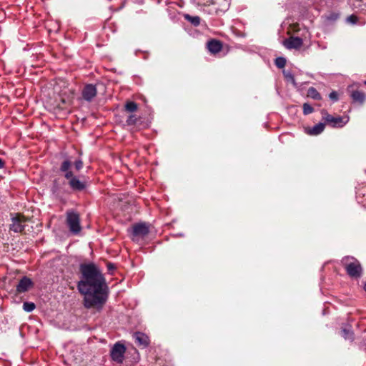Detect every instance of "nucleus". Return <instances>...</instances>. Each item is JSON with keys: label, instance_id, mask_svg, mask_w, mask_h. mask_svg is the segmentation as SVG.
Returning a JSON list of instances; mask_svg holds the SVG:
<instances>
[{"label": "nucleus", "instance_id": "nucleus-1", "mask_svg": "<svg viewBox=\"0 0 366 366\" xmlns=\"http://www.w3.org/2000/svg\"><path fill=\"white\" fill-rule=\"evenodd\" d=\"M81 274L77 289L84 296V305L86 308L101 310L107 299L105 280L100 269L93 263L81 264Z\"/></svg>", "mask_w": 366, "mask_h": 366}, {"label": "nucleus", "instance_id": "nucleus-2", "mask_svg": "<svg viewBox=\"0 0 366 366\" xmlns=\"http://www.w3.org/2000/svg\"><path fill=\"white\" fill-rule=\"evenodd\" d=\"M347 274L354 278L360 277L362 275V267L360 263L353 257H346L342 260Z\"/></svg>", "mask_w": 366, "mask_h": 366}, {"label": "nucleus", "instance_id": "nucleus-3", "mask_svg": "<svg viewBox=\"0 0 366 366\" xmlns=\"http://www.w3.org/2000/svg\"><path fill=\"white\" fill-rule=\"evenodd\" d=\"M66 224L69 231L74 234H79L81 230L79 215L74 211L66 212Z\"/></svg>", "mask_w": 366, "mask_h": 366}, {"label": "nucleus", "instance_id": "nucleus-4", "mask_svg": "<svg viewBox=\"0 0 366 366\" xmlns=\"http://www.w3.org/2000/svg\"><path fill=\"white\" fill-rule=\"evenodd\" d=\"M322 114L325 122L330 124L333 127H342L349 121V117L344 118L342 117H333L329 114L325 110L322 111Z\"/></svg>", "mask_w": 366, "mask_h": 366}, {"label": "nucleus", "instance_id": "nucleus-5", "mask_svg": "<svg viewBox=\"0 0 366 366\" xmlns=\"http://www.w3.org/2000/svg\"><path fill=\"white\" fill-rule=\"evenodd\" d=\"M126 347L123 344L117 342L111 350L110 355L113 361L122 363L124 360Z\"/></svg>", "mask_w": 366, "mask_h": 366}, {"label": "nucleus", "instance_id": "nucleus-6", "mask_svg": "<svg viewBox=\"0 0 366 366\" xmlns=\"http://www.w3.org/2000/svg\"><path fill=\"white\" fill-rule=\"evenodd\" d=\"M352 86H349L348 90L350 92V97L354 103H357L360 105L363 104L366 100L365 94L358 89H353Z\"/></svg>", "mask_w": 366, "mask_h": 366}, {"label": "nucleus", "instance_id": "nucleus-7", "mask_svg": "<svg viewBox=\"0 0 366 366\" xmlns=\"http://www.w3.org/2000/svg\"><path fill=\"white\" fill-rule=\"evenodd\" d=\"M97 93V88L94 84H87L82 90V97L84 100L91 102Z\"/></svg>", "mask_w": 366, "mask_h": 366}, {"label": "nucleus", "instance_id": "nucleus-8", "mask_svg": "<svg viewBox=\"0 0 366 366\" xmlns=\"http://www.w3.org/2000/svg\"><path fill=\"white\" fill-rule=\"evenodd\" d=\"M302 44H303V41L300 37H293L292 36V37L285 39L283 41L284 46L288 49H300L302 46Z\"/></svg>", "mask_w": 366, "mask_h": 366}, {"label": "nucleus", "instance_id": "nucleus-9", "mask_svg": "<svg viewBox=\"0 0 366 366\" xmlns=\"http://www.w3.org/2000/svg\"><path fill=\"white\" fill-rule=\"evenodd\" d=\"M149 233V227L145 223H139L133 226L132 235L134 237H144Z\"/></svg>", "mask_w": 366, "mask_h": 366}, {"label": "nucleus", "instance_id": "nucleus-10", "mask_svg": "<svg viewBox=\"0 0 366 366\" xmlns=\"http://www.w3.org/2000/svg\"><path fill=\"white\" fill-rule=\"evenodd\" d=\"M33 285L31 280L27 277H22L16 285V291L22 293L28 291Z\"/></svg>", "mask_w": 366, "mask_h": 366}, {"label": "nucleus", "instance_id": "nucleus-11", "mask_svg": "<svg viewBox=\"0 0 366 366\" xmlns=\"http://www.w3.org/2000/svg\"><path fill=\"white\" fill-rule=\"evenodd\" d=\"M66 179L69 180V184L73 190L81 191L86 187V184L74 177L73 174L70 178Z\"/></svg>", "mask_w": 366, "mask_h": 366}, {"label": "nucleus", "instance_id": "nucleus-12", "mask_svg": "<svg viewBox=\"0 0 366 366\" xmlns=\"http://www.w3.org/2000/svg\"><path fill=\"white\" fill-rule=\"evenodd\" d=\"M136 343L142 347H147L149 344V337L144 333L137 332L133 335Z\"/></svg>", "mask_w": 366, "mask_h": 366}, {"label": "nucleus", "instance_id": "nucleus-13", "mask_svg": "<svg viewBox=\"0 0 366 366\" xmlns=\"http://www.w3.org/2000/svg\"><path fill=\"white\" fill-rule=\"evenodd\" d=\"M12 224L10 225V229L14 232H21L24 229L23 221L19 217H12Z\"/></svg>", "mask_w": 366, "mask_h": 366}, {"label": "nucleus", "instance_id": "nucleus-14", "mask_svg": "<svg viewBox=\"0 0 366 366\" xmlns=\"http://www.w3.org/2000/svg\"><path fill=\"white\" fill-rule=\"evenodd\" d=\"M207 48L212 54H217L222 49V44L219 41L211 40L207 43Z\"/></svg>", "mask_w": 366, "mask_h": 366}, {"label": "nucleus", "instance_id": "nucleus-15", "mask_svg": "<svg viewBox=\"0 0 366 366\" xmlns=\"http://www.w3.org/2000/svg\"><path fill=\"white\" fill-rule=\"evenodd\" d=\"M71 167V162L69 160H65L62 162L60 169L61 172L65 173L64 174L65 178H70L71 177V174L73 173L70 170Z\"/></svg>", "mask_w": 366, "mask_h": 366}, {"label": "nucleus", "instance_id": "nucleus-16", "mask_svg": "<svg viewBox=\"0 0 366 366\" xmlns=\"http://www.w3.org/2000/svg\"><path fill=\"white\" fill-rule=\"evenodd\" d=\"M325 127V124L324 123L320 122L310 128L307 133L310 135H318L324 131Z\"/></svg>", "mask_w": 366, "mask_h": 366}, {"label": "nucleus", "instance_id": "nucleus-17", "mask_svg": "<svg viewBox=\"0 0 366 366\" xmlns=\"http://www.w3.org/2000/svg\"><path fill=\"white\" fill-rule=\"evenodd\" d=\"M283 75L287 82H290L295 87H297V84L295 79L294 75L289 70H283Z\"/></svg>", "mask_w": 366, "mask_h": 366}, {"label": "nucleus", "instance_id": "nucleus-18", "mask_svg": "<svg viewBox=\"0 0 366 366\" xmlns=\"http://www.w3.org/2000/svg\"><path fill=\"white\" fill-rule=\"evenodd\" d=\"M307 95L308 97L312 98L315 100H320L321 99V95L317 92V90L314 87H310L307 90Z\"/></svg>", "mask_w": 366, "mask_h": 366}, {"label": "nucleus", "instance_id": "nucleus-19", "mask_svg": "<svg viewBox=\"0 0 366 366\" xmlns=\"http://www.w3.org/2000/svg\"><path fill=\"white\" fill-rule=\"evenodd\" d=\"M184 19L189 21L194 26H198L200 24V18L197 16H192L189 14H185Z\"/></svg>", "mask_w": 366, "mask_h": 366}, {"label": "nucleus", "instance_id": "nucleus-20", "mask_svg": "<svg viewBox=\"0 0 366 366\" xmlns=\"http://www.w3.org/2000/svg\"><path fill=\"white\" fill-rule=\"evenodd\" d=\"M342 336L345 340H352L353 339V333L350 327H344L342 329Z\"/></svg>", "mask_w": 366, "mask_h": 366}, {"label": "nucleus", "instance_id": "nucleus-21", "mask_svg": "<svg viewBox=\"0 0 366 366\" xmlns=\"http://www.w3.org/2000/svg\"><path fill=\"white\" fill-rule=\"evenodd\" d=\"M125 109L129 112H134L137 109V104L134 102H129L125 104Z\"/></svg>", "mask_w": 366, "mask_h": 366}, {"label": "nucleus", "instance_id": "nucleus-22", "mask_svg": "<svg viewBox=\"0 0 366 366\" xmlns=\"http://www.w3.org/2000/svg\"><path fill=\"white\" fill-rule=\"evenodd\" d=\"M35 304L33 302H26L23 304V309L27 312H31L35 309Z\"/></svg>", "mask_w": 366, "mask_h": 366}, {"label": "nucleus", "instance_id": "nucleus-23", "mask_svg": "<svg viewBox=\"0 0 366 366\" xmlns=\"http://www.w3.org/2000/svg\"><path fill=\"white\" fill-rule=\"evenodd\" d=\"M51 192L56 196H58L59 194V193H60L59 184L57 180L54 181L52 186H51Z\"/></svg>", "mask_w": 366, "mask_h": 366}, {"label": "nucleus", "instance_id": "nucleus-24", "mask_svg": "<svg viewBox=\"0 0 366 366\" xmlns=\"http://www.w3.org/2000/svg\"><path fill=\"white\" fill-rule=\"evenodd\" d=\"M286 64V59L284 57H277L275 59V65L278 68H283Z\"/></svg>", "mask_w": 366, "mask_h": 366}, {"label": "nucleus", "instance_id": "nucleus-25", "mask_svg": "<svg viewBox=\"0 0 366 366\" xmlns=\"http://www.w3.org/2000/svg\"><path fill=\"white\" fill-rule=\"evenodd\" d=\"M313 112V108L307 103L303 104V113L305 115L310 114Z\"/></svg>", "mask_w": 366, "mask_h": 366}, {"label": "nucleus", "instance_id": "nucleus-26", "mask_svg": "<svg viewBox=\"0 0 366 366\" xmlns=\"http://www.w3.org/2000/svg\"><path fill=\"white\" fill-rule=\"evenodd\" d=\"M346 21L351 24H355L357 22V17L355 15H350L346 19Z\"/></svg>", "mask_w": 366, "mask_h": 366}, {"label": "nucleus", "instance_id": "nucleus-27", "mask_svg": "<svg viewBox=\"0 0 366 366\" xmlns=\"http://www.w3.org/2000/svg\"><path fill=\"white\" fill-rule=\"evenodd\" d=\"M137 119L135 115L131 114L127 119V123L128 125L134 124L137 122Z\"/></svg>", "mask_w": 366, "mask_h": 366}, {"label": "nucleus", "instance_id": "nucleus-28", "mask_svg": "<svg viewBox=\"0 0 366 366\" xmlns=\"http://www.w3.org/2000/svg\"><path fill=\"white\" fill-rule=\"evenodd\" d=\"M330 99L333 102H337L338 100V94L337 92H332L329 95Z\"/></svg>", "mask_w": 366, "mask_h": 366}, {"label": "nucleus", "instance_id": "nucleus-29", "mask_svg": "<svg viewBox=\"0 0 366 366\" xmlns=\"http://www.w3.org/2000/svg\"><path fill=\"white\" fill-rule=\"evenodd\" d=\"M74 167L77 171L80 170L83 167V162L81 159L76 160L74 162Z\"/></svg>", "mask_w": 366, "mask_h": 366}, {"label": "nucleus", "instance_id": "nucleus-30", "mask_svg": "<svg viewBox=\"0 0 366 366\" xmlns=\"http://www.w3.org/2000/svg\"><path fill=\"white\" fill-rule=\"evenodd\" d=\"M107 267H108V269L110 271L114 268V266L112 263H108Z\"/></svg>", "mask_w": 366, "mask_h": 366}, {"label": "nucleus", "instance_id": "nucleus-31", "mask_svg": "<svg viewBox=\"0 0 366 366\" xmlns=\"http://www.w3.org/2000/svg\"><path fill=\"white\" fill-rule=\"evenodd\" d=\"M4 162L2 159L0 158V169H2L4 167Z\"/></svg>", "mask_w": 366, "mask_h": 366}, {"label": "nucleus", "instance_id": "nucleus-32", "mask_svg": "<svg viewBox=\"0 0 366 366\" xmlns=\"http://www.w3.org/2000/svg\"><path fill=\"white\" fill-rule=\"evenodd\" d=\"M364 290L366 291V282L364 285Z\"/></svg>", "mask_w": 366, "mask_h": 366}, {"label": "nucleus", "instance_id": "nucleus-33", "mask_svg": "<svg viewBox=\"0 0 366 366\" xmlns=\"http://www.w3.org/2000/svg\"><path fill=\"white\" fill-rule=\"evenodd\" d=\"M62 102L66 103V100L64 99H62Z\"/></svg>", "mask_w": 366, "mask_h": 366}, {"label": "nucleus", "instance_id": "nucleus-34", "mask_svg": "<svg viewBox=\"0 0 366 366\" xmlns=\"http://www.w3.org/2000/svg\"><path fill=\"white\" fill-rule=\"evenodd\" d=\"M364 84L366 85V81H364Z\"/></svg>", "mask_w": 366, "mask_h": 366}]
</instances>
